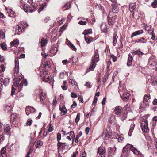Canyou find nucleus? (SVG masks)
<instances>
[{
  "label": "nucleus",
  "instance_id": "1",
  "mask_svg": "<svg viewBox=\"0 0 157 157\" xmlns=\"http://www.w3.org/2000/svg\"><path fill=\"white\" fill-rule=\"evenodd\" d=\"M18 59L15 60V67L14 69V76L16 77L13 80V85L19 89L21 90L23 85L26 86L27 85V82L26 80L22 79V77H20V74H19V65Z\"/></svg>",
  "mask_w": 157,
  "mask_h": 157
},
{
  "label": "nucleus",
  "instance_id": "2",
  "mask_svg": "<svg viewBox=\"0 0 157 157\" xmlns=\"http://www.w3.org/2000/svg\"><path fill=\"white\" fill-rule=\"evenodd\" d=\"M41 76L43 81L50 83L52 80V78L50 75L48 74L46 71H44L41 74Z\"/></svg>",
  "mask_w": 157,
  "mask_h": 157
},
{
  "label": "nucleus",
  "instance_id": "3",
  "mask_svg": "<svg viewBox=\"0 0 157 157\" xmlns=\"http://www.w3.org/2000/svg\"><path fill=\"white\" fill-rule=\"evenodd\" d=\"M142 129L144 132H147L149 131L148 127V121L145 119H143L140 123Z\"/></svg>",
  "mask_w": 157,
  "mask_h": 157
},
{
  "label": "nucleus",
  "instance_id": "4",
  "mask_svg": "<svg viewBox=\"0 0 157 157\" xmlns=\"http://www.w3.org/2000/svg\"><path fill=\"white\" fill-rule=\"evenodd\" d=\"M36 94L38 96L40 101H42L46 97V94L43 92L41 89H38L36 91Z\"/></svg>",
  "mask_w": 157,
  "mask_h": 157
},
{
  "label": "nucleus",
  "instance_id": "5",
  "mask_svg": "<svg viewBox=\"0 0 157 157\" xmlns=\"http://www.w3.org/2000/svg\"><path fill=\"white\" fill-rule=\"evenodd\" d=\"M113 15V13L110 12L108 16V21L109 24V25H113L115 19L116 18V17L114 16L113 17L112 15Z\"/></svg>",
  "mask_w": 157,
  "mask_h": 157
},
{
  "label": "nucleus",
  "instance_id": "6",
  "mask_svg": "<svg viewBox=\"0 0 157 157\" xmlns=\"http://www.w3.org/2000/svg\"><path fill=\"white\" fill-rule=\"evenodd\" d=\"M98 153L101 157H105L106 155V150L103 147H99L98 150Z\"/></svg>",
  "mask_w": 157,
  "mask_h": 157
},
{
  "label": "nucleus",
  "instance_id": "7",
  "mask_svg": "<svg viewBox=\"0 0 157 157\" xmlns=\"http://www.w3.org/2000/svg\"><path fill=\"white\" fill-rule=\"evenodd\" d=\"M100 28L102 32L106 33H108V28L106 23H102L100 25Z\"/></svg>",
  "mask_w": 157,
  "mask_h": 157
},
{
  "label": "nucleus",
  "instance_id": "8",
  "mask_svg": "<svg viewBox=\"0 0 157 157\" xmlns=\"http://www.w3.org/2000/svg\"><path fill=\"white\" fill-rule=\"evenodd\" d=\"M157 62L154 56H152L150 58L149 61V64L152 66H154L156 65Z\"/></svg>",
  "mask_w": 157,
  "mask_h": 157
},
{
  "label": "nucleus",
  "instance_id": "9",
  "mask_svg": "<svg viewBox=\"0 0 157 157\" xmlns=\"http://www.w3.org/2000/svg\"><path fill=\"white\" fill-rule=\"evenodd\" d=\"M123 111V109L120 106H117L115 107L114 112L116 115H120Z\"/></svg>",
  "mask_w": 157,
  "mask_h": 157
},
{
  "label": "nucleus",
  "instance_id": "10",
  "mask_svg": "<svg viewBox=\"0 0 157 157\" xmlns=\"http://www.w3.org/2000/svg\"><path fill=\"white\" fill-rule=\"evenodd\" d=\"M17 115L16 113H13L10 115V121L13 123V122L17 121Z\"/></svg>",
  "mask_w": 157,
  "mask_h": 157
},
{
  "label": "nucleus",
  "instance_id": "11",
  "mask_svg": "<svg viewBox=\"0 0 157 157\" xmlns=\"http://www.w3.org/2000/svg\"><path fill=\"white\" fill-rule=\"evenodd\" d=\"M130 95L129 93H123V95L121 96L122 99L124 101H127L129 99Z\"/></svg>",
  "mask_w": 157,
  "mask_h": 157
},
{
  "label": "nucleus",
  "instance_id": "12",
  "mask_svg": "<svg viewBox=\"0 0 157 157\" xmlns=\"http://www.w3.org/2000/svg\"><path fill=\"white\" fill-rule=\"evenodd\" d=\"M4 107L6 109H7L8 111L12 110V107L11 106V102L10 103L9 101L7 100L6 101V104L4 105Z\"/></svg>",
  "mask_w": 157,
  "mask_h": 157
},
{
  "label": "nucleus",
  "instance_id": "13",
  "mask_svg": "<svg viewBox=\"0 0 157 157\" xmlns=\"http://www.w3.org/2000/svg\"><path fill=\"white\" fill-rule=\"evenodd\" d=\"M143 33L144 31L143 30H140L135 31L132 34L131 36V38L141 34H142Z\"/></svg>",
  "mask_w": 157,
  "mask_h": 157
},
{
  "label": "nucleus",
  "instance_id": "14",
  "mask_svg": "<svg viewBox=\"0 0 157 157\" xmlns=\"http://www.w3.org/2000/svg\"><path fill=\"white\" fill-rule=\"evenodd\" d=\"M150 96L148 95H145L144 96V99H143V102L144 104H145V107L148 106L149 105L147 103L148 102V101L150 99Z\"/></svg>",
  "mask_w": 157,
  "mask_h": 157
},
{
  "label": "nucleus",
  "instance_id": "15",
  "mask_svg": "<svg viewBox=\"0 0 157 157\" xmlns=\"http://www.w3.org/2000/svg\"><path fill=\"white\" fill-rule=\"evenodd\" d=\"M35 111L36 110L34 108L30 106L27 107L25 109L26 113L27 115H29L30 113H27L28 111H30L31 113H34L35 112Z\"/></svg>",
  "mask_w": 157,
  "mask_h": 157
},
{
  "label": "nucleus",
  "instance_id": "16",
  "mask_svg": "<svg viewBox=\"0 0 157 157\" xmlns=\"http://www.w3.org/2000/svg\"><path fill=\"white\" fill-rule=\"evenodd\" d=\"M11 129V126L10 125L7 124L4 126V132L5 133H9Z\"/></svg>",
  "mask_w": 157,
  "mask_h": 157
},
{
  "label": "nucleus",
  "instance_id": "17",
  "mask_svg": "<svg viewBox=\"0 0 157 157\" xmlns=\"http://www.w3.org/2000/svg\"><path fill=\"white\" fill-rule=\"evenodd\" d=\"M99 55L98 52H95L94 56L92 57V61L94 62H98L99 61Z\"/></svg>",
  "mask_w": 157,
  "mask_h": 157
},
{
  "label": "nucleus",
  "instance_id": "18",
  "mask_svg": "<svg viewBox=\"0 0 157 157\" xmlns=\"http://www.w3.org/2000/svg\"><path fill=\"white\" fill-rule=\"evenodd\" d=\"M135 127V124L133 123H132L130 126V128L128 132V135L129 136H131L133 132V130Z\"/></svg>",
  "mask_w": 157,
  "mask_h": 157
},
{
  "label": "nucleus",
  "instance_id": "19",
  "mask_svg": "<svg viewBox=\"0 0 157 157\" xmlns=\"http://www.w3.org/2000/svg\"><path fill=\"white\" fill-rule=\"evenodd\" d=\"M59 109L61 111V114L62 115L65 114L67 113V110L64 105L63 106L62 108H60Z\"/></svg>",
  "mask_w": 157,
  "mask_h": 157
},
{
  "label": "nucleus",
  "instance_id": "20",
  "mask_svg": "<svg viewBox=\"0 0 157 157\" xmlns=\"http://www.w3.org/2000/svg\"><path fill=\"white\" fill-rule=\"evenodd\" d=\"M128 56L129 57L128 58L127 63V65L128 66H130L132 65V61L133 60L132 57L130 54H129Z\"/></svg>",
  "mask_w": 157,
  "mask_h": 157
},
{
  "label": "nucleus",
  "instance_id": "21",
  "mask_svg": "<svg viewBox=\"0 0 157 157\" xmlns=\"http://www.w3.org/2000/svg\"><path fill=\"white\" fill-rule=\"evenodd\" d=\"M129 10L132 13L136 8V4L134 3H132L129 5Z\"/></svg>",
  "mask_w": 157,
  "mask_h": 157
},
{
  "label": "nucleus",
  "instance_id": "22",
  "mask_svg": "<svg viewBox=\"0 0 157 157\" xmlns=\"http://www.w3.org/2000/svg\"><path fill=\"white\" fill-rule=\"evenodd\" d=\"M147 42L146 39L144 37H141L140 39H137L135 40V42L139 43H145Z\"/></svg>",
  "mask_w": 157,
  "mask_h": 157
},
{
  "label": "nucleus",
  "instance_id": "23",
  "mask_svg": "<svg viewBox=\"0 0 157 157\" xmlns=\"http://www.w3.org/2000/svg\"><path fill=\"white\" fill-rule=\"evenodd\" d=\"M116 3H114L113 5L112 4V7L113 8V12L114 13H117L118 11L119 8L117 6L115 5Z\"/></svg>",
  "mask_w": 157,
  "mask_h": 157
},
{
  "label": "nucleus",
  "instance_id": "24",
  "mask_svg": "<svg viewBox=\"0 0 157 157\" xmlns=\"http://www.w3.org/2000/svg\"><path fill=\"white\" fill-rule=\"evenodd\" d=\"M68 83L70 85H72L73 86L77 87L78 84L74 80L71 79H69Z\"/></svg>",
  "mask_w": 157,
  "mask_h": 157
},
{
  "label": "nucleus",
  "instance_id": "25",
  "mask_svg": "<svg viewBox=\"0 0 157 157\" xmlns=\"http://www.w3.org/2000/svg\"><path fill=\"white\" fill-rule=\"evenodd\" d=\"M19 44V40L17 39L14 40L13 41L10 43V44L12 46L17 47L18 45Z\"/></svg>",
  "mask_w": 157,
  "mask_h": 157
},
{
  "label": "nucleus",
  "instance_id": "26",
  "mask_svg": "<svg viewBox=\"0 0 157 157\" xmlns=\"http://www.w3.org/2000/svg\"><path fill=\"white\" fill-rule=\"evenodd\" d=\"M22 25H17L16 28V32L18 34H19L22 32L21 27Z\"/></svg>",
  "mask_w": 157,
  "mask_h": 157
},
{
  "label": "nucleus",
  "instance_id": "27",
  "mask_svg": "<svg viewBox=\"0 0 157 157\" xmlns=\"http://www.w3.org/2000/svg\"><path fill=\"white\" fill-rule=\"evenodd\" d=\"M132 53L135 55H138L140 56V55H142L144 53L142 52L140 49H138L136 51H133Z\"/></svg>",
  "mask_w": 157,
  "mask_h": 157
},
{
  "label": "nucleus",
  "instance_id": "28",
  "mask_svg": "<svg viewBox=\"0 0 157 157\" xmlns=\"http://www.w3.org/2000/svg\"><path fill=\"white\" fill-rule=\"evenodd\" d=\"M32 7H30L29 9V11L30 13H31L35 10V9L37 7V5H32Z\"/></svg>",
  "mask_w": 157,
  "mask_h": 157
},
{
  "label": "nucleus",
  "instance_id": "29",
  "mask_svg": "<svg viewBox=\"0 0 157 157\" xmlns=\"http://www.w3.org/2000/svg\"><path fill=\"white\" fill-rule=\"evenodd\" d=\"M96 67V63L94 61H92L91 63L90 66L89 67V71H93L94 70Z\"/></svg>",
  "mask_w": 157,
  "mask_h": 157
},
{
  "label": "nucleus",
  "instance_id": "30",
  "mask_svg": "<svg viewBox=\"0 0 157 157\" xmlns=\"http://www.w3.org/2000/svg\"><path fill=\"white\" fill-rule=\"evenodd\" d=\"M22 6H21V8H23L24 9V11L25 12H27L29 11V5L27 4H25L23 5H21Z\"/></svg>",
  "mask_w": 157,
  "mask_h": 157
},
{
  "label": "nucleus",
  "instance_id": "31",
  "mask_svg": "<svg viewBox=\"0 0 157 157\" xmlns=\"http://www.w3.org/2000/svg\"><path fill=\"white\" fill-rule=\"evenodd\" d=\"M70 137H71V139H72V143L73 144L74 142V139L75 138V135L74 134V131H71L69 133V136Z\"/></svg>",
  "mask_w": 157,
  "mask_h": 157
},
{
  "label": "nucleus",
  "instance_id": "32",
  "mask_svg": "<svg viewBox=\"0 0 157 157\" xmlns=\"http://www.w3.org/2000/svg\"><path fill=\"white\" fill-rule=\"evenodd\" d=\"M43 142L42 141L40 140L38 141L35 144V147L36 148H40L43 145Z\"/></svg>",
  "mask_w": 157,
  "mask_h": 157
},
{
  "label": "nucleus",
  "instance_id": "33",
  "mask_svg": "<svg viewBox=\"0 0 157 157\" xmlns=\"http://www.w3.org/2000/svg\"><path fill=\"white\" fill-rule=\"evenodd\" d=\"M5 67L3 64L1 65L0 66V76L3 75V74L2 73L5 71Z\"/></svg>",
  "mask_w": 157,
  "mask_h": 157
},
{
  "label": "nucleus",
  "instance_id": "34",
  "mask_svg": "<svg viewBox=\"0 0 157 157\" xmlns=\"http://www.w3.org/2000/svg\"><path fill=\"white\" fill-rule=\"evenodd\" d=\"M66 42L67 43V44L71 48L72 50L74 51L76 50V48L71 42L69 41H68V43H67V42Z\"/></svg>",
  "mask_w": 157,
  "mask_h": 157
},
{
  "label": "nucleus",
  "instance_id": "35",
  "mask_svg": "<svg viewBox=\"0 0 157 157\" xmlns=\"http://www.w3.org/2000/svg\"><path fill=\"white\" fill-rule=\"evenodd\" d=\"M84 38L85 40L87 43H90L91 41H92L93 39L92 37L88 38L86 36H85Z\"/></svg>",
  "mask_w": 157,
  "mask_h": 157
},
{
  "label": "nucleus",
  "instance_id": "36",
  "mask_svg": "<svg viewBox=\"0 0 157 157\" xmlns=\"http://www.w3.org/2000/svg\"><path fill=\"white\" fill-rule=\"evenodd\" d=\"M92 33V30L91 29L85 30L83 32V34L86 35L88 34H90Z\"/></svg>",
  "mask_w": 157,
  "mask_h": 157
},
{
  "label": "nucleus",
  "instance_id": "37",
  "mask_svg": "<svg viewBox=\"0 0 157 157\" xmlns=\"http://www.w3.org/2000/svg\"><path fill=\"white\" fill-rule=\"evenodd\" d=\"M131 151L133 152L134 154L136 155H139L140 153V151L134 147H132Z\"/></svg>",
  "mask_w": 157,
  "mask_h": 157
},
{
  "label": "nucleus",
  "instance_id": "38",
  "mask_svg": "<svg viewBox=\"0 0 157 157\" xmlns=\"http://www.w3.org/2000/svg\"><path fill=\"white\" fill-rule=\"evenodd\" d=\"M118 38V36L115 33H114L113 35V45L114 46L115 45V44L117 43V40Z\"/></svg>",
  "mask_w": 157,
  "mask_h": 157
},
{
  "label": "nucleus",
  "instance_id": "39",
  "mask_svg": "<svg viewBox=\"0 0 157 157\" xmlns=\"http://www.w3.org/2000/svg\"><path fill=\"white\" fill-rule=\"evenodd\" d=\"M41 46L42 47H44L47 43V41L46 39H43L41 41Z\"/></svg>",
  "mask_w": 157,
  "mask_h": 157
},
{
  "label": "nucleus",
  "instance_id": "40",
  "mask_svg": "<svg viewBox=\"0 0 157 157\" xmlns=\"http://www.w3.org/2000/svg\"><path fill=\"white\" fill-rule=\"evenodd\" d=\"M151 5L154 8L157 7V0H154L151 4Z\"/></svg>",
  "mask_w": 157,
  "mask_h": 157
},
{
  "label": "nucleus",
  "instance_id": "41",
  "mask_svg": "<svg viewBox=\"0 0 157 157\" xmlns=\"http://www.w3.org/2000/svg\"><path fill=\"white\" fill-rule=\"evenodd\" d=\"M58 143L57 144V146L58 147L57 149L58 150V153H59V151L60 150V148L61 147V146L63 145L64 144H63L62 143H61L59 142V141H58Z\"/></svg>",
  "mask_w": 157,
  "mask_h": 157
},
{
  "label": "nucleus",
  "instance_id": "42",
  "mask_svg": "<svg viewBox=\"0 0 157 157\" xmlns=\"http://www.w3.org/2000/svg\"><path fill=\"white\" fill-rule=\"evenodd\" d=\"M0 46L2 49L3 50H6L7 48L6 44L4 43H1Z\"/></svg>",
  "mask_w": 157,
  "mask_h": 157
},
{
  "label": "nucleus",
  "instance_id": "43",
  "mask_svg": "<svg viewBox=\"0 0 157 157\" xmlns=\"http://www.w3.org/2000/svg\"><path fill=\"white\" fill-rule=\"evenodd\" d=\"M47 5L46 3L45 2L43 4H42L40 6V8L38 10V12H40L43 9H44V8Z\"/></svg>",
  "mask_w": 157,
  "mask_h": 157
},
{
  "label": "nucleus",
  "instance_id": "44",
  "mask_svg": "<svg viewBox=\"0 0 157 157\" xmlns=\"http://www.w3.org/2000/svg\"><path fill=\"white\" fill-rule=\"evenodd\" d=\"M58 49L56 47L53 48L50 50V53L52 54H55L57 52Z\"/></svg>",
  "mask_w": 157,
  "mask_h": 157
},
{
  "label": "nucleus",
  "instance_id": "45",
  "mask_svg": "<svg viewBox=\"0 0 157 157\" xmlns=\"http://www.w3.org/2000/svg\"><path fill=\"white\" fill-rule=\"evenodd\" d=\"M32 120L31 119H30V118L29 119L27 120V122L26 123V126L31 125L32 124Z\"/></svg>",
  "mask_w": 157,
  "mask_h": 157
},
{
  "label": "nucleus",
  "instance_id": "46",
  "mask_svg": "<svg viewBox=\"0 0 157 157\" xmlns=\"http://www.w3.org/2000/svg\"><path fill=\"white\" fill-rule=\"evenodd\" d=\"M125 147H126V148L128 150V149H130L132 150V147H133V145L129 144H128Z\"/></svg>",
  "mask_w": 157,
  "mask_h": 157
},
{
  "label": "nucleus",
  "instance_id": "47",
  "mask_svg": "<svg viewBox=\"0 0 157 157\" xmlns=\"http://www.w3.org/2000/svg\"><path fill=\"white\" fill-rule=\"evenodd\" d=\"M80 113H77L75 119V122H76V123H78V122L80 120Z\"/></svg>",
  "mask_w": 157,
  "mask_h": 157
},
{
  "label": "nucleus",
  "instance_id": "48",
  "mask_svg": "<svg viewBox=\"0 0 157 157\" xmlns=\"http://www.w3.org/2000/svg\"><path fill=\"white\" fill-rule=\"evenodd\" d=\"M10 79L8 78H5L4 79V82L3 83V85L6 86V84H8L9 82Z\"/></svg>",
  "mask_w": 157,
  "mask_h": 157
},
{
  "label": "nucleus",
  "instance_id": "49",
  "mask_svg": "<svg viewBox=\"0 0 157 157\" xmlns=\"http://www.w3.org/2000/svg\"><path fill=\"white\" fill-rule=\"evenodd\" d=\"M2 75L0 76V83L1 84V85L2 87L3 85V83L4 82V79L2 78Z\"/></svg>",
  "mask_w": 157,
  "mask_h": 157
},
{
  "label": "nucleus",
  "instance_id": "50",
  "mask_svg": "<svg viewBox=\"0 0 157 157\" xmlns=\"http://www.w3.org/2000/svg\"><path fill=\"white\" fill-rule=\"evenodd\" d=\"M0 37L2 39L5 38V33L2 31H1L0 32Z\"/></svg>",
  "mask_w": 157,
  "mask_h": 157
},
{
  "label": "nucleus",
  "instance_id": "51",
  "mask_svg": "<svg viewBox=\"0 0 157 157\" xmlns=\"http://www.w3.org/2000/svg\"><path fill=\"white\" fill-rule=\"evenodd\" d=\"M61 139V134L60 133H58L57 135V140L59 141Z\"/></svg>",
  "mask_w": 157,
  "mask_h": 157
},
{
  "label": "nucleus",
  "instance_id": "52",
  "mask_svg": "<svg viewBox=\"0 0 157 157\" xmlns=\"http://www.w3.org/2000/svg\"><path fill=\"white\" fill-rule=\"evenodd\" d=\"M115 116L113 115H111L109 117V120L110 121L111 123H112V120L113 119H114Z\"/></svg>",
  "mask_w": 157,
  "mask_h": 157
},
{
  "label": "nucleus",
  "instance_id": "53",
  "mask_svg": "<svg viewBox=\"0 0 157 157\" xmlns=\"http://www.w3.org/2000/svg\"><path fill=\"white\" fill-rule=\"evenodd\" d=\"M57 101H56V97H55V98L54 99V100H53V103L52 104V105L53 106H56V105L57 104Z\"/></svg>",
  "mask_w": 157,
  "mask_h": 157
},
{
  "label": "nucleus",
  "instance_id": "54",
  "mask_svg": "<svg viewBox=\"0 0 157 157\" xmlns=\"http://www.w3.org/2000/svg\"><path fill=\"white\" fill-rule=\"evenodd\" d=\"M6 148L5 147H3L2 149L1 152L2 154V156L3 157H4V156L3 155L5 154L6 153Z\"/></svg>",
  "mask_w": 157,
  "mask_h": 157
},
{
  "label": "nucleus",
  "instance_id": "55",
  "mask_svg": "<svg viewBox=\"0 0 157 157\" xmlns=\"http://www.w3.org/2000/svg\"><path fill=\"white\" fill-rule=\"evenodd\" d=\"M110 57L113 59V62H115L117 61L116 57L113 54H110Z\"/></svg>",
  "mask_w": 157,
  "mask_h": 157
},
{
  "label": "nucleus",
  "instance_id": "56",
  "mask_svg": "<svg viewBox=\"0 0 157 157\" xmlns=\"http://www.w3.org/2000/svg\"><path fill=\"white\" fill-rule=\"evenodd\" d=\"M15 90V89L14 88L13 86H12V90L11 92V95L12 96H13L14 94Z\"/></svg>",
  "mask_w": 157,
  "mask_h": 157
},
{
  "label": "nucleus",
  "instance_id": "57",
  "mask_svg": "<svg viewBox=\"0 0 157 157\" xmlns=\"http://www.w3.org/2000/svg\"><path fill=\"white\" fill-rule=\"evenodd\" d=\"M86 22L85 21H79L78 24L82 25H85L86 24Z\"/></svg>",
  "mask_w": 157,
  "mask_h": 157
},
{
  "label": "nucleus",
  "instance_id": "58",
  "mask_svg": "<svg viewBox=\"0 0 157 157\" xmlns=\"http://www.w3.org/2000/svg\"><path fill=\"white\" fill-rule=\"evenodd\" d=\"M127 116L126 114H123L121 116V118L123 121L127 118Z\"/></svg>",
  "mask_w": 157,
  "mask_h": 157
},
{
  "label": "nucleus",
  "instance_id": "59",
  "mask_svg": "<svg viewBox=\"0 0 157 157\" xmlns=\"http://www.w3.org/2000/svg\"><path fill=\"white\" fill-rule=\"evenodd\" d=\"M71 96L73 98H76L77 97V94L74 93H72L71 94Z\"/></svg>",
  "mask_w": 157,
  "mask_h": 157
},
{
  "label": "nucleus",
  "instance_id": "60",
  "mask_svg": "<svg viewBox=\"0 0 157 157\" xmlns=\"http://www.w3.org/2000/svg\"><path fill=\"white\" fill-rule=\"evenodd\" d=\"M86 154L85 151H83L80 155V157H86Z\"/></svg>",
  "mask_w": 157,
  "mask_h": 157
},
{
  "label": "nucleus",
  "instance_id": "61",
  "mask_svg": "<svg viewBox=\"0 0 157 157\" xmlns=\"http://www.w3.org/2000/svg\"><path fill=\"white\" fill-rule=\"evenodd\" d=\"M85 86L89 88H90L91 87L90 83L89 82H86Z\"/></svg>",
  "mask_w": 157,
  "mask_h": 157
},
{
  "label": "nucleus",
  "instance_id": "62",
  "mask_svg": "<svg viewBox=\"0 0 157 157\" xmlns=\"http://www.w3.org/2000/svg\"><path fill=\"white\" fill-rule=\"evenodd\" d=\"M151 82L153 85H157V81L155 80H151Z\"/></svg>",
  "mask_w": 157,
  "mask_h": 157
},
{
  "label": "nucleus",
  "instance_id": "63",
  "mask_svg": "<svg viewBox=\"0 0 157 157\" xmlns=\"http://www.w3.org/2000/svg\"><path fill=\"white\" fill-rule=\"evenodd\" d=\"M82 135V133L81 131H80L76 136V137L79 138Z\"/></svg>",
  "mask_w": 157,
  "mask_h": 157
},
{
  "label": "nucleus",
  "instance_id": "64",
  "mask_svg": "<svg viewBox=\"0 0 157 157\" xmlns=\"http://www.w3.org/2000/svg\"><path fill=\"white\" fill-rule=\"evenodd\" d=\"M42 56L44 58H46L48 56V55L44 52H42L41 53Z\"/></svg>",
  "mask_w": 157,
  "mask_h": 157
}]
</instances>
